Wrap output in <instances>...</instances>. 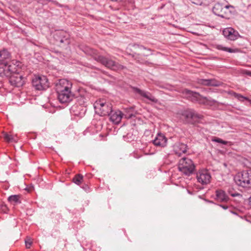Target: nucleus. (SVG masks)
<instances>
[{
	"mask_svg": "<svg viewBox=\"0 0 251 251\" xmlns=\"http://www.w3.org/2000/svg\"><path fill=\"white\" fill-rule=\"evenodd\" d=\"M181 93L186 98L193 101H198L200 103L212 105L216 102V100L211 98L203 97L198 93L187 89H183Z\"/></svg>",
	"mask_w": 251,
	"mask_h": 251,
	"instance_id": "obj_1",
	"label": "nucleus"
},
{
	"mask_svg": "<svg viewBox=\"0 0 251 251\" xmlns=\"http://www.w3.org/2000/svg\"><path fill=\"white\" fill-rule=\"evenodd\" d=\"M11 66L6 67L3 69L5 75L9 77L10 83L15 87L22 86L24 83V80L22 75L15 73L16 68H10Z\"/></svg>",
	"mask_w": 251,
	"mask_h": 251,
	"instance_id": "obj_2",
	"label": "nucleus"
},
{
	"mask_svg": "<svg viewBox=\"0 0 251 251\" xmlns=\"http://www.w3.org/2000/svg\"><path fill=\"white\" fill-rule=\"evenodd\" d=\"M92 51L94 59L97 61L101 63L106 67L114 71L121 70L124 68L123 65L119 64L115 61L104 56L97 55L96 53V51L95 50H92Z\"/></svg>",
	"mask_w": 251,
	"mask_h": 251,
	"instance_id": "obj_3",
	"label": "nucleus"
},
{
	"mask_svg": "<svg viewBox=\"0 0 251 251\" xmlns=\"http://www.w3.org/2000/svg\"><path fill=\"white\" fill-rule=\"evenodd\" d=\"M234 181L238 186L246 188L251 187V170L238 173L234 177Z\"/></svg>",
	"mask_w": 251,
	"mask_h": 251,
	"instance_id": "obj_4",
	"label": "nucleus"
},
{
	"mask_svg": "<svg viewBox=\"0 0 251 251\" xmlns=\"http://www.w3.org/2000/svg\"><path fill=\"white\" fill-rule=\"evenodd\" d=\"M178 169L183 174L189 176L194 172L195 166L190 159L183 157L179 161Z\"/></svg>",
	"mask_w": 251,
	"mask_h": 251,
	"instance_id": "obj_5",
	"label": "nucleus"
},
{
	"mask_svg": "<svg viewBox=\"0 0 251 251\" xmlns=\"http://www.w3.org/2000/svg\"><path fill=\"white\" fill-rule=\"evenodd\" d=\"M180 112L179 113L180 119L187 124H194L196 123H199L203 117L201 115L196 113L194 111H180Z\"/></svg>",
	"mask_w": 251,
	"mask_h": 251,
	"instance_id": "obj_6",
	"label": "nucleus"
},
{
	"mask_svg": "<svg viewBox=\"0 0 251 251\" xmlns=\"http://www.w3.org/2000/svg\"><path fill=\"white\" fill-rule=\"evenodd\" d=\"M110 120L115 124H118L124 116L126 119H132L135 115L132 113L123 114L122 111H110L108 114Z\"/></svg>",
	"mask_w": 251,
	"mask_h": 251,
	"instance_id": "obj_7",
	"label": "nucleus"
},
{
	"mask_svg": "<svg viewBox=\"0 0 251 251\" xmlns=\"http://www.w3.org/2000/svg\"><path fill=\"white\" fill-rule=\"evenodd\" d=\"M32 85L38 90L46 89L49 86L48 80L44 75L35 76L32 79Z\"/></svg>",
	"mask_w": 251,
	"mask_h": 251,
	"instance_id": "obj_8",
	"label": "nucleus"
},
{
	"mask_svg": "<svg viewBox=\"0 0 251 251\" xmlns=\"http://www.w3.org/2000/svg\"><path fill=\"white\" fill-rule=\"evenodd\" d=\"M72 86V83L69 80L65 79H60L56 84V91L57 93H61L67 90H71Z\"/></svg>",
	"mask_w": 251,
	"mask_h": 251,
	"instance_id": "obj_9",
	"label": "nucleus"
},
{
	"mask_svg": "<svg viewBox=\"0 0 251 251\" xmlns=\"http://www.w3.org/2000/svg\"><path fill=\"white\" fill-rule=\"evenodd\" d=\"M229 6L228 5L223 6L220 3H216L213 8V13L220 17H225L228 12Z\"/></svg>",
	"mask_w": 251,
	"mask_h": 251,
	"instance_id": "obj_10",
	"label": "nucleus"
},
{
	"mask_svg": "<svg viewBox=\"0 0 251 251\" xmlns=\"http://www.w3.org/2000/svg\"><path fill=\"white\" fill-rule=\"evenodd\" d=\"M10 60V55L9 52L5 50L0 51V64L4 65V68L6 67L11 66L10 68H13L14 67L11 65H9Z\"/></svg>",
	"mask_w": 251,
	"mask_h": 251,
	"instance_id": "obj_11",
	"label": "nucleus"
},
{
	"mask_svg": "<svg viewBox=\"0 0 251 251\" xmlns=\"http://www.w3.org/2000/svg\"><path fill=\"white\" fill-rule=\"evenodd\" d=\"M223 33L225 37L232 41L236 40L239 36L238 32L231 27L224 29Z\"/></svg>",
	"mask_w": 251,
	"mask_h": 251,
	"instance_id": "obj_12",
	"label": "nucleus"
},
{
	"mask_svg": "<svg viewBox=\"0 0 251 251\" xmlns=\"http://www.w3.org/2000/svg\"><path fill=\"white\" fill-rule=\"evenodd\" d=\"M197 180L202 184H206L210 182L211 176L206 171L200 172L197 175Z\"/></svg>",
	"mask_w": 251,
	"mask_h": 251,
	"instance_id": "obj_13",
	"label": "nucleus"
},
{
	"mask_svg": "<svg viewBox=\"0 0 251 251\" xmlns=\"http://www.w3.org/2000/svg\"><path fill=\"white\" fill-rule=\"evenodd\" d=\"M215 200L221 202H227L229 198L225 191L222 189H217L215 191Z\"/></svg>",
	"mask_w": 251,
	"mask_h": 251,
	"instance_id": "obj_14",
	"label": "nucleus"
},
{
	"mask_svg": "<svg viewBox=\"0 0 251 251\" xmlns=\"http://www.w3.org/2000/svg\"><path fill=\"white\" fill-rule=\"evenodd\" d=\"M58 94V99L61 103H67L72 99V94L71 90H67L63 92L57 93Z\"/></svg>",
	"mask_w": 251,
	"mask_h": 251,
	"instance_id": "obj_15",
	"label": "nucleus"
},
{
	"mask_svg": "<svg viewBox=\"0 0 251 251\" xmlns=\"http://www.w3.org/2000/svg\"><path fill=\"white\" fill-rule=\"evenodd\" d=\"M198 83L200 84L205 86H211L214 87H218L221 86L222 82L216 80L215 79H201L198 80Z\"/></svg>",
	"mask_w": 251,
	"mask_h": 251,
	"instance_id": "obj_16",
	"label": "nucleus"
},
{
	"mask_svg": "<svg viewBox=\"0 0 251 251\" xmlns=\"http://www.w3.org/2000/svg\"><path fill=\"white\" fill-rule=\"evenodd\" d=\"M187 150V146L183 143H178L174 146V151L178 156H180L182 153H185Z\"/></svg>",
	"mask_w": 251,
	"mask_h": 251,
	"instance_id": "obj_17",
	"label": "nucleus"
},
{
	"mask_svg": "<svg viewBox=\"0 0 251 251\" xmlns=\"http://www.w3.org/2000/svg\"><path fill=\"white\" fill-rule=\"evenodd\" d=\"M166 138L161 134H158L157 137L153 140V144L158 147H164L167 142Z\"/></svg>",
	"mask_w": 251,
	"mask_h": 251,
	"instance_id": "obj_18",
	"label": "nucleus"
},
{
	"mask_svg": "<svg viewBox=\"0 0 251 251\" xmlns=\"http://www.w3.org/2000/svg\"><path fill=\"white\" fill-rule=\"evenodd\" d=\"M135 91L141 96L152 102H156L157 101V100L149 92L142 91L138 88H136Z\"/></svg>",
	"mask_w": 251,
	"mask_h": 251,
	"instance_id": "obj_19",
	"label": "nucleus"
},
{
	"mask_svg": "<svg viewBox=\"0 0 251 251\" xmlns=\"http://www.w3.org/2000/svg\"><path fill=\"white\" fill-rule=\"evenodd\" d=\"M20 196L18 195H14L10 196L8 198V201L13 204L20 203L21 202L20 200Z\"/></svg>",
	"mask_w": 251,
	"mask_h": 251,
	"instance_id": "obj_20",
	"label": "nucleus"
},
{
	"mask_svg": "<svg viewBox=\"0 0 251 251\" xmlns=\"http://www.w3.org/2000/svg\"><path fill=\"white\" fill-rule=\"evenodd\" d=\"M134 48L136 51V52H135V53L144 56L147 55L145 53L143 52V51L147 50V49L144 47L142 46H140L139 45H135L134 46Z\"/></svg>",
	"mask_w": 251,
	"mask_h": 251,
	"instance_id": "obj_21",
	"label": "nucleus"
},
{
	"mask_svg": "<svg viewBox=\"0 0 251 251\" xmlns=\"http://www.w3.org/2000/svg\"><path fill=\"white\" fill-rule=\"evenodd\" d=\"M3 135L4 140L7 142H16L17 139L12 135L9 134L6 132H3Z\"/></svg>",
	"mask_w": 251,
	"mask_h": 251,
	"instance_id": "obj_22",
	"label": "nucleus"
},
{
	"mask_svg": "<svg viewBox=\"0 0 251 251\" xmlns=\"http://www.w3.org/2000/svg\"><path fill=\"white\" fill-rule=\"evenodd\" d=\"M77 102L80 105L83 106L84 107L87 106V99L82 96H80L77 97Z\"/></svg>",
	"mask_w": 251,
	"mask_h": 251,
	"instance_id": "obj_23",
	"label": "nucleus"
},
{
	"mask_svg": "<svg viewBox=\"0 0 251 251\" xmlns=\"http://www.w3.org/2000/svg\"><path fill=\"white\" fill-rule=\"evenodd\" d=\"M83 180V176L80 174L75 175L73 178V181L77 185H80Z\"/></svg>",
	"mask_w": 251,
	"mask_h": 251,
	"instance_id": "obj_24",
	"label": "nucleus"
},
{
	"mask_svg": "<svg viewBox=\"0 0 251 251\" xmlns=\"http://www.w3.org/2000/svg\"><path fill=\"white\" fill-rule=\"evenodd\" d=\"M234 96L238 100L241 101H244V100L248 101L250 104H251V100H250L248 98L245 97L240 94L234 93Z\"/></svg>",
	"mask_w": 251,
	"mask_h": 251,
	"instance_id": "obj_25",
	"label": "nucleus"
},
{
	"mask_svg": "<svg viewBox=\"0 0 251 251\" xmlns=\"http://www.w3.org/2000/svg\"><path fill=\"white\" fill-rule=\"evenodd\" d=\"M216 48L218 50H222L225 51H227L229 52H233V50L232 49L226 47H224L223 45H217Z\"/></svg>",
	"mask_w": 251,
	"mask_h": 251,
	"instance_id": "obj_26",
	"label": "nucleus"
},
{
	"mask_svg": "<svg viewBox=\"0 0 251 251\" xmlns=\"http://www.w3.org/2000/svg\"><path fill=\"white\" fill-rule=\"evenodd\" d=\"M85 112L86 111H83V112L81 113L80 111H71V113L75 116L82 117L85 114Z\"/></svg>",
	"mask_w": 251,
	"mask_h": 251,
	"instance_id": "obj_27",
	"label": "nucleus"
},
{
	"mask_svg": "<svg viewBox=\"0 0 251 251\" xmlns=\"http://www.w3.org/2000/svg\"><path fill=\"white\" fill-rule=\"evenodd\" d=\"M108 111H95V114L100 116H104L108 115Z\"/></svg>",
	"mask_w": 251,
	"mask_h": 251,
	"instance_id": "obj_28",
	"label": "nucleus"
},
{
	"mask_svg": "<svg viewBox=\"0 0 251 251\" xmlns=\"http://www.w3.org/2000/svg\"><path fill=\"white\" fill-rule=\"evenodd\" d=\"M32 244V241L30 238H27L25 240V245L27 249H29Z\"/></svg>",
	"mask_w": 251,
	"mask_h": 251,
	"instance_id": "obj_29",
	"label": "nucleus"
},
{
	"mask_svg": "<svg viewBox=\"0 0 251 251\" xmlns=\"http://www.w3.org/2000/svg\"><path fill=\"white\" fill-rule=\"evenodd\" d=\"M100 102H101V100L96 101L94 104V107L95 109H100Z\"/></svg>",
	"mask_w": 251,
	"mask_h": 251,
	"instance_id": "obj_30",
	"label": "nucleus"
},
{
	"mask_svg": "<svg viewBox=\"0 0 251 251\" xmlns=\"http://www.w3.org/2000/svg\"><path fill=\"white\" fill-rule=\"evenodd\" d=\"M241 73L243 75H246L251 76V71H248L247 70H242Z\"/></svg>",
	"mask_w": 251,
	"mask_h": 251,
	"instance_id": "obj_31",
	"label": "nucleus"
},
{
	"mask_svg": "<svg viewBox=\"0 0 251 251\" xmlns=\"http://www.w3.org/2000/svg\"><path fill=\"white\" fill-rule=\"evenodd\" d=\"M214 141H215V142H216L217 143H222L223 145H226V143H227L226 141H224V140H222L221 139H220V138H217L216 139H215Z\"/></svg>",
	"mask_w": 251,
	"mask_h": 251,
	"instance_id": "obj_32",
	"label": "nucleus"
},
{
	"mask_svg": "<svg viewBox=\"0 0 251 251\" xmlns=\"http://www.w3.org/2000/svg\"><path fill=\"white\" fill-rule=\"evenodd\" d=\"M106 103L104 100H101V102H100V109L102 107H103Z\"/></svg>",
	"mask_w": 251,
	"mask_h": 251,
	"instance_id": "obj_33",
	"label": "nucleus"
},
{
	"mask_svg": "<svg viewBox=\"0 0 251 251\" xmlns=\"http://www.w3.org/2000/svg\"><path fill=\"white\" fill-rule=\"evenodd\" d=\"M228 193L233 197H235L237 196L240 195L239 193H231L229 191H228Z\"/></svg>",
	"mask_w": 251,
	"mask_h": 251,
	"instance_id": "obj_34",
	"label": "nucleus"
},
{
	"mask_svg": "<svg viewBox=\"0 0 251 251\" xmlns=\"http://www.w3.org/2000/svg\"><path fill=\"white\" fill-rule=\"evenodd\" d=\"M220 207H222L224 209L226 210L228 208V206L226 205H222V204H219V205Z\"/></svg>",
	"mask_w": 251,
	"mask_h": 251,
	"instance_id": "obj_35",
	"label": "nucleus"
},
{
	"mask_svg": "<svg viewBox=\"0 0 251 251\" xmlns=\"http://www.w3.org/2000/svg\"><path fill=\"white\" fill-rule=\"evenodd\" d=\"M192 2L194 4L197 5H201L202 4V2H201L193 1Z\"/></svg>",
	"mask_w": 251,
	"mask_h": 251,
	"instance_id": "obj_36",
	"label": "nucleus"
},
{
	"mask_svg": "<svg viewBox=\"0 0 251 251\" xmlns=\"http://www.w3.org/2000/svg\"><path fill=\"white\" fill-rule=\"evenodd\" d=\"M126 111V113H130V112L131 111ZM131 113L133 114V113ZM135 114H136V113H135V114H134V115H135ZM135 117H133L132 119L134 118Z\"/></svg>",
	"mask_w": 251,
	"mask_h": 251,
	"instance_id": "obj_37",
	"label": "nucleus"
},
{
	"mask_svg": "<svg viewBox=\"0 0 251 251\" xmlns=\"http://www.w3.org/2000/svg\"><path fill=\"white\" fill-rule=\"evenodd\" d=\"M83 189H84L85 190H86V191L87 190V189H88V188H88V186L87 185H86L85 186V187H83Z\"/></svg>",
	"mask_w": 251,
	"mask_h": 251,
	"instance_id": "obj_38",
	"label": "nucleus"
},
{
	"mask_svg": "<svg viewBox=\"0 0 251 251\" xmlns=\"http://www.w3.org/2000/svg\"><path fill=\"white\" fill-rule=\"evenodd\" d=\"M249 205L251 206V196L249 198Z\"/></svg>",
	"mask_w": 251,
	"mask_h": 251,
	"instance_id": "obj_39",
	"label": "nucleus"
},
{
	"mask_svg": "<svg viewBox=\"0 0 251 251\" xmlns=\"http://www.w3.org/2000/svg\"><path fill=\"white\" fill-rule=\"evenodd\" d=\"M16 64H15V65H16L17 66H19V62H17V61H16Z\"/></svg>",
	"mask_w": 251,
	"mask_h": 251,
	"instance_id": "obj_40",
	"label": "nucleus"
},
{
	"mask_svg": "<svg viewBox=\"0 0 251 251\" xmlns=\"http://www.w3.org/2000/svg\"><path fill=\"white\" fill-rule=\"evenodd\" d=\"M60 42H63V40H62V39H61V40H60Z\"/></svg>",
	"mask_w": 251,
	"mask_h": 251,
	"instance_id": "obj_41",
	"label": "nucleus"
}]
</instances>
